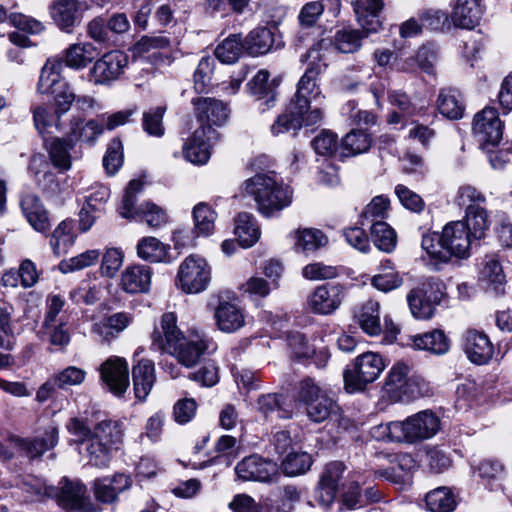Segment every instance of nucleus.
I'll return each mask as SVG.
<instances>
[{
	"instance_id": "obj_32",
	"label": "nucleus",
	"mask_w": 512,
	"mask_h": 512,
	"mask_svg": "<svg viewBox=\"0 0 512 512\" xmlns=\"http://www.w3.org/2000/svg\"><path fill=\"white\" fill-rule=\"evenodd\" d=\"M481 15L482 8L478 0H456L451 18L455 26L473 29Z\"/></svg>"
},
{
	"instance_id": "obj_19",
	"label": "nucleus",
	"mask_w": 512,
	"mask_h": 512,
	"mask_svg": "<svg viewBox=\"0 0 512 512\" xmlns=\"http://www.w3.org/2000/svg\"><path fill=\"white\" fill-rule=\"evenodd\" d=\"M235 471L245 481L268 482L277 473V465L258 455H251L239 462Z\"/></svg>"
},
{
	"instance_id": "obj_22",
	"label": "nucleus",
	"mask_w": 512,
	"mask_h": 512,
	"mask_svg": "<svg viewBox=\"0 0 512 512\" xmlns=\"http://www.w3.org/2000/svg\"><path fill=\"white\" fill-rule=\"evenodd\" d=\"M58 442V429L48 427L42 436L33 439H23L17 436L10 437L11 445L24 453L29 458L41 456L47 450L53 448Z\"/></svg>"
},
{
	"instance_id": "obj_20",
	"label": "nucleus",
	"mask_w": 512,
	"mask_h": 512,
	"mask_svg": "<svg viewBox=\"0 0 512 512\" xmlns=\"http://www.w3.org/2000/svg\"><path fill=\"white\" fill-rule=\"evenodd\" d=\"M344 470L343 463L338 461L325 466L315 491V499L321 506L328 507L333 503Z\"/></svg>"
},
{
	"instance_id": "obj_14",
	"label": "nucleus",
	"mask_w": 512,
	"mask_h": 512,
	"mask_svg": "<svg viewBox=\"0 0 512 512\" xmlns=\"http://www.w3.org/2000/svg\"><path fill=\"white\" fill-rule=\"evenodd\" d=\"M219 139V133L211 127L196 129L183 146L186 160L196 165L206 164L210 158V147Z\"/></svg>"
},
{
	"instance_id": "obj_63",
	"label": "nucleus",
	"mask_w": 512,
	"mask_h": 512,
	"mask_svg": "<svg viewBox=\"0 0 512 512\" xmlns=\"http://www.w3.org/2000/svg\"><path fill=\"white\" fill-rule=\"evenodd\" d=\"M68 317L61 316L59 322H52L50 324H43V328L49 335V340L52 345L64 347L70 342L69 329L67 328Z\"/></svg>"
},
{
	"instance_id": "obj_18",
	"label": "nucleus",
	"mask_w": 512,
	"mask_h": 512,
	"mask_svg": "<svg viewBox=\"0 0 512 512\" xmlns=\"http://www.w3.org/2000/svg\"><path fill=\"white\" fill-rule=\"evenodd\" d=\"M88 9L89 6L84 1L58 0L51 6V16L61 30L71 32Z\"/></svg>"
},
{
	"instance_id": "obj_59",
	"label": "nucleus",
	"mask_w": 512,
	"mask_h": 512,
	"mask_svg": "<svg viewBox=\"0 0 512 512\" xmlns=\"http://www.w3.org/2000/svg\"><path fill=\"white\" fill-rule=\"evenodd\" d=\"M389 207L390 201L386 196H375L361 214L362 225L365 224V221L371 222V225L375 221H383L388 216Z\"/></svg>"
},
{
	"instance_id": "obj_51",
	"label": "nucleus",
	"mask_w": 512,
	"mask_h": 512,
	"mask_svg": "<svg viewBox=\"0 0 512 512\" xmlns=\"http://www.w3.org/2000/svg\"><path fill=\"white\" fill-rule=\"evenodd\" d=\"M425 502L431 512H452L456 507L455 497L447 487L430 491L426 495Z\"/></svg>"
},
{
	"instance_id": "obj_33",
	"label": "nucleus",
	"mask_w": 512,
	"mask_h": 512,
	"mask_svg": "<svg viewBox=\"0 0 512 512\" xmlns=\"http://www.w3.org/2000/svg\"><path fill=\"white\" fill-rule=\"evenodd\" d=\"M379 309V302L368 300L359 306L354 313L357 324L370 336L379 335L382 331Z\"/></svg>"
},
{
	"instance_id": "obj_62",
	"label": "nucleus",
	"mask_w": 512,
	"mask_h": 512,
	"mask_svg": "<svg viewBox=\"0 0 512 512\" xmlns=\"http://www.w3.org/2000/svg\"><path fill=\"white\" fill-rule=\"evenodd\" d=\"M486 202V197L471 185L461 186L456 194L455 203L459 207H465V211L470 208L483 207L482 204Z\"/></svg>"
},
{
	"instance_id": "obj_12",
	"label": "nucleus",
	"mask_w": 512,
	"mask_h": 512,
	"mask_svg": "<svg viewBox=\"0 0 512 512\" xmlns=\"http://www.w3.org/2000/svg\"><path fill=\"white\" fill-rule=\"evenodd\" d=\"M473 132L483 147L496 146L503 136V123L494 107H485L478 112L473 121Z\"/></svg>"
},
{
	"instance_id": "obj_40",
	"label": "nucleus",
	"mask_w": 512,
	"mask_h": 512,
	"mask_svg": "<svg viewBox=\"0 0 512 512\" xmlns=\"http://www.w3.org/2000/svg\"><path fill=\"white\" fill-rule=\"evenodd\" d=\"M61 490L58 494L59 504L71 510H83L86 487L79 483L64 479L61 481Z\"/></svg>"
},
{
	"instance_id": "obj_48",
	"label": "nucleus",
	"mask_w": 512,
	"mask_h": 512,
	"mask_svg": "<svg viewBox=\"0 0 512 512\" xmlns=\"http://www.w3.org/2000/svg\"><path fill=\"white\" fill-rule=\"evenodd\" d=\"M462 221L468 227L469 233L476 242L485 237L490 226L488 211L484 207H472L465 211V218Z\"/></svg>"
},
{
	"instance_id": "obj_57",
	"label": "nucleus",
	"mask_w": 512,
	"mask_h": 512,
	"mask_svg": "<svg viewBox=\"0 0 512 512\" xmlns=\"http://www.w3.org/2000/svg\"><path fill=\"white\" fill-rule=\"evenodd\" d=\"M479 477L490 490L497 489L500 485L498 482L504 476V466L497 460H483L477 467Z\"/></svg>"
},
{
	"instance_id": "obj_15",
	"label": "nucleus",
	"mask_w": 512,
	"mask_h": 512,
	"mask_svg": "<svg viewBox=\"0 0 512 512\" xmlns=\"http://www.w3.org/2000/svg\"><path fill=\"white\" fill-rule=\"evenodd\" d=\"M196 118L201 123L199 128L221 127L228 121L229 108L223 101L210 98L198 97L192 100Z\"/></svg>"
},
{
	"instance_id": "obj_47",
	"label": "nucleus",
	"mask_w": 512,
	"mask_h": 512,
	"mask_svg": "<svg viewBox=\"0 0 512 512\" xmlns=\"http://www.w3.org/2000/svg\"><path fill=\"white\" fill-rule=\"evenodd\" d=\"M75 236L73 234V225L71 221L63 220L54 229L51 238L50 246L56 256L66 254L73 246Z\"/></svg>"
},
{
	"instance_id": "obj_27",
	"label": "nucleus",
	"mask_w": 512,
	"mask_h": 512,
	"mask_svg": "<svg viewBox=\"0 0 512 512\" xmlns=\"http://www.w3.org/2000/svg\"><path fill=\"white\" fill-rule=\"evenodd\" d=\"M132 481L129 476L118 473L112 477H103L94 482V494L98 501L112 503L119 493L130 488Z\"/></svg>"
},
{
	"instance_id": "obj_43",
	"label": "nucleus",
	"mask_w": 512,
	"mask_h": 512,
	"mask_svg": "<svg viewBox=\"0 0 512 512\" xmlns=\"http://www.w3.org/2000/svg\"><path fill=\"white\" fill-rule=\"evenodd\" d=\"M98 55L97 48L89 42L70 45L65 53V63L75 69L85 67Z\"/></svg>"
},
{
	"instance_id": "obj_37",
	"label": "nucleus",
	"mask_w": 512,
	"mask_h": 512,
	"mask_svg": "<svg viewBox=\"0 0 512 512\" xmlns=\"http://www.w3.org/2000/svg\"><path fill=\"white\" fill-rule=\"evenodd\" d=\"M290 236L294 240V250L298 253L314 252L327 243V237L318 229L300 228Z\"/></svg>"
},
{
	"instance_id": "obj_10",
	"label": "nucleus",
	"mask_w": 512,
	"mask_h": 512,
	"mask_svg": "<svg viewBox=\"0 0 512 512\" xmlns=\"http://www.w3.org/2000/svg\"><path fill=\"white\" fill-rule=\"evenodd\" d=\"M440 241L447 251L448 260L452 256L460 259L469 257L471 247L476 242L463 221L447 223L440 234Z\"/></svg>"
},
{
	"instance_id": "obj_9",
	"label": "nucleus",
	"mask_w": 512,
	"mask_h": 512,
	"mask_svg": "<svg viewBox=\"0 0 512 512\" xmlns=\"http://www.w3.org/2000/svg\"><path fill=\"white\" fill-rule=\"evenodd\" d=\"M324 111L320 107H315L310 112L298 111L292 108V102L288 104L286 110L277 117L271 125V133L279 136L284 133L296 135L302 127L316 128L323 123Z\"/></svg>"
},
{
	"instance_id": "obj_4",
	"label": "nucleus",
	"mask_w": 512,
	"mask_h": 512,
	"mask_svg": "<svg viewBox=\"0 0 512 512\" xmlns=\"http://www.w3.org/2000/svg\"><path fill=\"white\" fill-rule=\"evenodd\" d=\"M143 182L131 180L125 190L122 205L119 208L120 215L128 220L144 221L150 228L164 226L168 217L166 212L152 202H145L136 207L137 194L142 191Z\"/></svg>"
},
{
	"instance_id": "obj_6",
	"label": "nucleus",
	"mask_w": 512,
	"mask_h": 512,
	"mask_svg": "<svg viewBox=\"0 0 512 512\" xmlns=\"http://www.w3.org/2000/svg\"><path fill=\"white\" fill-rule=\"evenodd\" d=\"M386 367L382 355L376 352H365L357 356L346 367L343 373L345 388L348 392L363 391L373 383Z\"/></svg>"
},
{
	"instance_id": "obj_55",
	"label": "nucleus",
	"mask_w": 512,
	"mask_h": 512,
	"mask_svg": "<svg viewBox=\"0 0 512 512\" xmlns=\"http://www.w3.org/2000/svg\"><path fill=\"white\" fill-rule=\"evenodd\" d=\"M72 142L63 138H55L48 148L49 157L53 165L62 170H68L71 167Z\"/></svg>"
},
{
	"instance_id": "obj_11",
	"label": "nucleus",
	"mask_w": 512,
	"mask_h": 512,
	"mask_svg": "<svg viewBox=\"0 0 512 512\" xmlns=\"http://www.w3.org/2000/svg\"><path fill=\"white\" fill-rule=\"evenodd\" d=\"M128 64V57L121 51H111L98 59L89 70V80L96 85L116 80Z\"/></svg>"
},
{
	"instance_id": "obj_49",
	"label": "nucleus",
	"mask_w": 512,
	"mask_h": 512,
	"mask_svg": "<svg viewBox=\"0 0 512 512\" xmlns=\"http://www.w3.org/2000/svg\"><path fill=\"white\" fill-rule=\"evenodd\" d=\"M257 411L266 419L276 414L279 419H289L292 417V411L282 406V396L269 393L263 394L257 399Z\"/></svg>"
},
{
	"instance_id": "obj_38",
	"label": "nucleus",
	"mask_w": 512,
	"mask_h": 512,
	"mask_svg": "<svg viewBox=\"0 0 512 512\" xmlns=\"http://www.w3.org/2000/svg\"><path fill=\"white\" fill-rule=\"evenodd\" d=\"M103 124L97 120H89L86 123L80 118H72L70 129L67 133L70 142L81 141L85 143H94L103 133Z\"/></svg>"
},
{
	"instance_id": "obj_17",
	"label": "nucleus",
	"mask_w": 512,
	"mask_h": 512,
	"mask_svg": "<svg viewBox=\"0 0 512 512\" xmlns=\"http://www.w3.org/2000/svg\"><path fill=\"white\" fill-rule=\"evenodd\" d=\"M160 328H155L151 335V348L154 350L167 353L185 337L177 326V316L173 312L161 316Z\"/></svg>"
},
{
	"instance_id": "obj_39",
	"label": "nucleus",
	"mask_w": 512,
	"mask_h": 512,
	"mask_svg": "<svg viewBox=\"0 0 512 512\" xmlns=\"http://www.w3.org/2000/svg\"><path fill=\"white\" fill-rule=\"evenodd\" d=\"M245 51L255 57L268 53L274 45V33L266 27H258L245 37Z\"/></svg>"
},
{
	"instance_id": "obj_23",
	"label": "nucleus",
	"mask_w": 512,
	"mask_h": 512,
	"mask_svg": "<svg viewBox=\"0 0 512 512\" xmlns=\"http://www.w3.org/2000/svg\"><path fill=\"white\" fill-rule=\"evenodd\" d=\"M208 349V340L200 335L184 337L168 354L174 356L185 367H193Z\"/></svg>"
},
{
	"instance_id": "obj_54",
	"label": "nucleus",
	"mask_w": 512,
	"mask_h": 512,
	"mask_svg": "<svg viewBox=\"0 0 512 512\" xmlns=\"http://www.w3.org/2000/svg\"><path fill=\"white\" fill-rule=\"evenodd\" d=\"M374 245L381 251L391 252L396 246L395 231L384 221H375L370 228Z\"/></svg>"
},
{
	"instance_id": "obj_35",
	"label": "nucleus",
	"mask_w": 512,
	"mask_h": 512,
	"mask_svg": "<svg viewBox=\"0 0 512 512\" xmlns=\"http://www.w3.org/2000/svg\"><path fill=\"white\" fill-rule=\"evenodd\" d=\"M214 317L219 330L225 333L235 332L244 325L242 311L230 302H220L215 309Z\"/></svg>"
},
{
	"instance_id": "obj_7",
	"label": "nucleus",
	"mask_w": 512,
	"mask_h": 512,
	"mask_svg": "<svg viewBox=\"0 0 512 512\" xmlns=\"http://www.w3.org/2000/svg\"><path fill=\"white\" fill-rule=\"evenodd\" d=\"M298 399L305 405L308 418L315 423L324 422L339 412L337 403L311 378L300 381Z\"/></svg>"
},
{
	"instance_id": "obj_50",
	"label": "nucleus",
	"mask_w": 512,
	"mask_h": 512,
	"mask_svg": "<svg viewBox=\"0 0 512 512\" xmlns=\"http://www.w3.org/2000/svg\"><path fill=\"white\" fill-rule=\"evenodd\" d=\"M91 437L114 448L121 443L123 431L117 421L106 419L95 425Z\"/></svg>"
},
{
	"instance_id": "obj_60",
	"label": "nucleus",
	"mask_w": 512,
	"mask_h": 512,
	"mask_svg": "<svg viewBox=\"0 0 512 512\" xmlns=\"http://www.w3.org/2000/svg\"><path fill=\"white\" fill-rule=\"evenodd\" d=\"M100 255L101 253L97 249L87 250L68 260L61 261L59 269L63 273H69L90 267L98 261Z\"/></svg>"
},
{
	"instance_id": "obj_61",
	"label": "nucleus",
	"mask_w": 512,
	"mask_h": 512,
	"mask_svg": "<svg viewBox=\"0 0 512 512\" xmlns=\"http://www.w3.org/2000/svg\"><path fill=\"white\" fill-rule=\"evenodd\" d=\"M165 108L156 107L143 113L142 127L143 130L150 136L162 137L165 133L163 125V117Z\"/></svg>"
},
{
	"instance_id": "obj_8",
	"label": "nucleus",
	"mask_w": 512,
	"mask_h": 512,
	"mask_svg": "<svg viewBox=\"0 0 512 512\" xmlns=\"http://www.w3.org/2000/svg\"><path fill=\"white\" fill-rule=\"evenodd\" d=\"M211 282V267L207 260L198 254L187 256L180 264L175 284L186 294L205 291Z\"/></svg>"
},
{
	"instance_id": "obj_34",
	"label": "nucleus",
	"mask_w": 512,
	"mask_h": 512,
	"mask_svg": "<svg viewBox=\"0 0 512 512\" xmlns=\"http://www.w3.org/2000/svg\"><path fill=\"white\" fill-rule=\"evenodd\" d=\"M412 346L434 355H444L450 350V340L440 329L412 336Z\"/></svg>"
},
{
	"instance_id": "obj_5",
	"label": "nucleus",
	"mask_w": 512,
	"mask_h": 512,
	"mask_svg": "<svg viewBox=\"0 0 512 512\" xmlns=\"http://www.w3.org/2000/svg\"><path fill=\"white\" fill-rule=\"evenodd\" d=\"M424 380L414 373L412 367L402 361L389 370L384 390L394 401H410L423 394Z\"/></svg>"
},
{
	"instance_id": "obj_53",
	"label": "nucleus",
	"mask_w": 512,
	"mask_h": 512,
	"mask_svg": "<svg viewBox=\"0 0 512 512\" xmlns=\"http://www.w3.org/2000/svg\"><path fill=\"white\" fill-rule=\"evenodd\" d=\"M113 449L114 448L108 446V444L93 439L92 437L85 443L86 457L88 458L89 464L99 468L108 466L112 458Z\"/></svg>"
},
{
	"instance_id": "obj_36",
	"label": "nucleus",
	"mask_w": 512,
	"mask_h": 512,
	"mask_svg": "<svg viewBox=\"0 0 512 512\" xmlns=\"http://www.w3.org/2000/svg\"><path fill=\"white\" fill-rule=\"evenodd\" d=\"M234 232L239 244L244 248L253 246L261 235L255 217L247 212L238 214L235 220Z\"/></svg>"
},
{
	"instance_id": "obj_1",
	"label": "nucleus",
	"mask_w": 512,
	"mask_h": 512,
	"mask_svg": "<svg viewBox=\"0 0 512 512\" xmlns=\"http://www.w3.org/2000/svg\"><path fill=\"white\" fill-rule=\"evenodd\" d=\"M244 195L253 198L257 211L266 218L278 216L293 200L292 188L275 172H262L245 180Z\"/></svg>"
},
{
	"instance_id": "obj_3",
	"label": "nucleus",
	"mask_w": 512,
	"mask_h": 512,
	"mask_svg": "<svg viewBox=\"0 0 512 512\" xmlns=\"http://www.w3.org/2000/svg\"><path fill=\"white\" fill-rule=\"evenodd\" d=\"M301 62H308V67L297 84V90L291 99L292 108L298 111L310 112L312 100L324 99L319 87V75L325 70L326 63L323 62L320 44L312 47L306 54L301 56Z\"/></svg>"
},
{
	"instance_id": "obj_29",
	"label": "nucleus",
	"mask_w": 512,
	"mask_h": 512,
	"mask_svg": "<svg viewBox=\"0 0 512 512\" xmlns=\"http://www.w3.org/2000/svg\"><path fill=\"white\" fill-rule=\"evenodd\" d=\"M133 389L135 397L144 401L151 392L155 382L154 363L148 359H141L132 368Z\"/></svg>"
},
{
	"instance_id": "obj_45",
	"label": "nucleus",
	"mask_w": 512,
	"mask_h": 512,
	"mask_svg": "<svg viewBox=\"0 0 512 512\" xmlns=\"http://www.w3.org/2000/svg\"><path fill=\"white\" fill-rule=\"evenodd\" d=\"M245 50V41L238 34H231L221 41L216 49L215 56L225 64L235 63Z\"/></svg>"
},
{
	"instance_id": "obj_46",
	"label": "nucleus",
	"mask_w": 512,
	"mask_h": 512,
	"mask_svg": "<svg viewBox=\"0 0 512 512\" xmlns=\"http://www.w3.org/2000/svg\"><path fill=\"white\" fill-rule=\"evenodd\" d=\"M368 34L363 29L344 28L335 33L333 43L339 52L354 53L360 49L362 40Z\"/></svg>"
},
{
	"instance_id": "obj_28",
	"label": "nucleus",
	"mask_w": 512,
	"mask_h": 512,
	"mask_svg": "<svg viewBox=\"0 0 512 512\" xmlns=\"http://www.w3.org/2000/svg\"><path fill=\"white\" fill-rule=\"evenodd\" d=\"M20 207L29 224L38 232H46L50 228L48 212L35 194L22 197Z\"/></svg>"
},
{
	"instance_id": "obj_30",
	"label": "nucleus",
	"mask_w": 512,
	"mask_h": 512,
	"mask_svg": "<svg viewBox=\"0 0 512 512\" xmlns=\"http://www.w3.org/2000/svg\"><path fill=\"white\" fill-rule=\"evenodd\" d=\"M479 281L485 289L495 294L504 291L505 275L499 260L495 256H486L483 260Z\"/></svg>"
},
{
	"instance_id": "obj_26",
	"label": "nucleus",
	"mask_w": 512,
	"mask_h": 512,
	"mask_svg": "<svg viewBox=\"0 0 512 512\" xmlns=\"http://www.w3.org/2000/svg\"><path fill=\"white\" fill-rule=\"evenodd\" d=\"M430 283H422L420 286L412 289L407 295V301L412 315L417 319H430L434 313L439 298L428 295Z\"/></svg>"
},
{
	"instance_id": "obj_58",
	"label": "nucleus",
	"mask_w": 512,
	"mask_h": 512,
	"mask_svg": "<svg viewBox=\"0 0 512 512\" xmlns=\"http://www.w3.org/2000/svg\"><path fill=\"white\" fill-rule=\"evenodd\" d=\"M312 465V457L307 452H291L282 461V469L288 476L307 472Z\"/></svg>"
},
{
	"instance_id": "obj_56",
	"label": "nucleus",
	"mask_w": 512,
	"mask_h": 512,
	"mask_svg": "<svg viewBox=\"0 0 512 512\" xmlns=\"http://www.w3.org/2000/svg\"><path fill=\"white\" fill-rule=\"evenodd\" d=\"M124 263V252L118 247H105L99 272L101 276L114 278Z\"/></svg>"
},
{
	"instance_id": "obj_64",
	"label": "nucleus",
	"mask_w": 512,
	"mask_h": 512,
	"mask_svg": "<svg viewBox=\"0 0 512 512\" xmlns=\"http://www.w3.org/2000/svg\"><path fill=\"white\" fill-rule=\"evenodd\" d=\"M288 347L291 358L298 361L308 359L315 353L314 347L308 343L303 334L298 332L288 337Z\"/></svg>"
},
{
	"instance_id": "obj_16",
	"label": "nucleus",
	"mask_w": 512,
	"mask_h": 512,
	"mask_svg": "<svg viewBox=\"0 0 512 512\" xmlns=\"http://www.w3.org/2000/svg\"><path fill=\"white\" fill-rule=\"evenodd\" d=\"M462 349L468 360L476 365L487 364L494 355L490 338L477 329H468L463 333Z\"/></svg>"
},
{
	"instance_id": "obj_24",
	"label": "nucleus",
	"mask_w": 512,
	"mask_h": 512,
	"mask_svg": "<svg viewBox=\"0 0 512 512\" xmlns=\"http://www.w3.org/2000/svg\"><path fill=\"white\" fill-rule=\"evenodd\" d=\"M385 0H355L353 10L358 24L367 33H376L382 28L380 14Z\"/></svg>"
},
{
	"instance_id": "obj_31",
	"label": "nucleus",
	"mask_w": 512,
	"mask_h": 512,
	"mask_svg": "<svg viewBox=\"0 0 512 512\" xmlns=\"http://www.w3.org/2000/svg\"><path fill=\"white\" fill-rule=\"evenodd\" d=\"M63 61L48 59L41 69L37 90L41 94H50L56 89L65 88L66 80L62 77Z\"/></svg>"
},
{
	"instance_id": "obj_42",
	"label": "nucleus",
	"mask_w": 512,
	"mask_h": 512,
	"mask_svg": "<svg viewBox=\"0 0 512 512\" xmlns=\"http://www.w3.org/2000/svg\"><path fill=\"white\" fill-rule=\"evenodd\" d=\"M437 109L449 119H460L464 114L461 94L455 89H442L437 98Z\"/></svg>"
},
{
	"instance_id": "obj_41",
	"label": "nucleus",
	"mask_w": 512,
	"mask_h": 512,
	"mask_svg": "<svg viewBox=\"0 0 512 512\" xmlns=\"http://www.w3.org/2000/svg\"><path fill=\"white\" fill-rule=\"evenodd\" d=\"M137 255L144 261L160 263L168 261L170 246L162 243L159 239L148 236L138 241L136 246Z\"/></svg>"
},
{
	"instance_id": "obj_21",
	"label": "nucleus",
	"mask_w": 512,
	"mask_h": 512,
	"mask_svg": "<svg viewBox=\"0 0 512 512\" xmlns=\"http://www.w3.org/2000/svg\"><path fill=\"white\" fill-rule=\"evenodd\" d=\"M344 289L340 285L326 284L317 287L308 298V305L318 314H330L342 303Z\"/></svg>"
},
{
	"instance_id": "obj_2",
	"label": "nucleus",
	"mask_w": 512,
	"mask_h": 512,
	"mask_svg": "<svg viewBox=\"0 0 512 512\" xmlns=\"http://www.w3.org/2000/svg\"><path fill=\"white\" fill-rule=\"evenodd\" d=\"M440 429L439 418L431 411H420L404 421H392L376 428L378 437L392 442L415 443L432 438Z\"/></svg>"
},
{
	"instance_id": "obj_25",
	"label": "nucleus",
	"mask_w": 512,
	"mask_h": 512,
	"mask_svg": "<svg viewBox=\"0 0 512 512\" xmlns=\"http://www.w3.org/2000/svg\"><path fill=\"white\" fill-rule=\"evenodd\" d=\"M153 271L142 264L129 265L121 274L120 287L127 293H147L150 290Z\"/></svg>"
},
{
	"instance_id": "obj_52",
	"label": "nucleus",
	"mask_w": 512,
	"mask_h": 512,
	"mask_svg": "<svg viewBox=\"0 0 512 512\" xmlns=\"http://www.w3.org/2000/svg\"><path fill=\"white\" fill-rule=\"evenodd\" d=\"M216 218V212L208 204H197L193 209L194 229L197 235H210L214 231Z\"/></svg>"
},
{
	"instance_id": "obj_44",
	"label": "nucleus",
	"mask_w": 512,
	"mask_h": 512,
	"mask_svg": "<svg viewBox=\"0 0 512 512\" xmlns=\"http://www.w3.org/2000/svg\"><path fill=\"white\" fill-rule=\"evenodd\" d=\"M372 143L371 136L364 130H351L342 139L340 156H355L366 152Z\"/></svg>"
},
{
	"instance_id": "obj_13",
	"label": "nucleus",
	"mask_w": 512,
	"mask_h": 512,
	"mask_svg": "<svg viewBox=\"0 0 512 512\" xmlns=\"http://www.w3.org/2000/svg\"><path fill=\"white\" fill-rule=\"evenodd\" d=\"M102 382L115 396H122L129 386V367L125 358L110 356L99 368Z\"/></svg>"
}]
</instances>
